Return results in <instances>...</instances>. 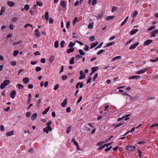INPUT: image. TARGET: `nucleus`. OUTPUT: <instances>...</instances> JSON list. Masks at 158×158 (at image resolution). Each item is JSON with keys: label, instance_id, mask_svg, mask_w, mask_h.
<instances>
[{"label": "nucleus", "instance_id": "f257e3e1", "mask_svg": "<svg viewBox=\"0 0 158 158\" xmlns=\"http://www.w3.org/2000/svg\"><path fill=\"white\" fill-rule=\"evenodd\" d=\"M10 83L9 80H5L4 82L0 85V88L1 89H4L6 86L7 85Z\"/></svg>", "mask_w": 158, "mask_h": 158}, {"label": "nucleus", "instance_id": "f03ea898", "mask_svg": "<svg viewBox=\"0 0 158 158\" xmlns=\"http://www.w3.org/2000/svg\"><path fill=\"white\" fill-rule=\"evenodd\" d=\"M136 147L135 146H130L128 145L126 146V149L127 151H132L135 149Z\"/></svg>", "mask_w": 158, "mask_h": 158}, {"label": "nucleus", "instance_id": "7ed1b4c3", "mask_svg": "<svg viewBox=\"0 0 158 158\" xmlns=\"http://www.w3.org/2000/svg\"><path fill=\"white\" fill-rule=\"evenodd\" d=\"M72 141L73 143L74 144L76 145L77 150H81V149L79 148L78 143L75 140V139L74 138L72 139Z\"/></svg>", "mask_w": 158, "mask_h": 158}, {"label": "nucleus", "instance_id": "20e7f679", "mask_svg": "<svg viewBox=\"0 0 158 158\" xmlns=\"http://www.w3.org/2000/svg\"><path fill=\"white\" fill-rule=\"evenodd\" d=\"M131 115V114H129L126 115L125 116H124L123 117H122L121 118H119L117 119V121H121V120H122V119H124V118L125 121H127V120H128V119H129V118H128L127 117H129V116H130Z\"/></svg>", "mask_w": 158, "mask_h": 158}, {"label": "nucleus", "instance_id": "39448f33", "mask_svg": "<svg viewBox=\"0 0 158 158\" xmlns=\"http://www.w3.org/2000/svg\"><path fill=\"white\" fill-rule=\"evenodd\" d=\"M148 69V68H145L143 69L140 70L136 72L135 73L137 74L143 73L145 72Z\"/></svg>", "mask_w": 158, "mask_h": 158}, {"label": "nucleus", "instance_id": "423d86ee", "mask_svg": "<svg viewBox=\"0 0 158 158\" xmlns=\"http://www.w3.org/2000/svg\"><path fill=\"white\" fill-rule=\"evenodd\" d=\"M52 130V128L50 127L47 126L45 128L43 129V131L47 134L48 133L49 131H51Z\"/></svg>", "mask_w": 158, "mask_h": 158}, {"label": "nucleus", "instance_id": "0eeeda50", "mask_svg": "<svg viewBox=\"0 0 158 158\" xmlns=\"http://www.w3.org/2000/svg\"><path fill=\"white\" fill-rule=\"evenodd\" d=\"M139 43L137 42L134 44H132L129 48V49L130 50L134 49H135L136 47L139 45Z\"/></svg>", "mask_w": 158, "mask_h": 158}, {"label": "nucleus", "instance_id": "6e6552de", "mask_svg": "<svg viewBox=\"0 0 158 158\" xmlns=\"http://www.w3.org/2000/svg\"><path fill=\"white\" fill-rule=\"evenodd\" d=\"M80 74L81 76L79 78V79H83L85 78V75L83 70H81L80 71Z\"/></svg>", "mask_w": 158, "mask_h": 158}, {"label": "nucleus", "instance_id": "1a4fd4ad", "mask_svg": "<svg viewBox=\"0 0 158 158\" xmlns=\"http://www.w3.org/2000/svg\"><path fill=\"white\" fill-rule=\"evenodd\" d=\"M90 22L88 26V28L89 29H91L93 28L94 25V23L93 22L91 19H90L89 20Z\"/></svg>", "mask_w": 158, "mask_h": 158}, {"label": "nucleus", "instance_id": "9d476101", "mask_svg": "<svg viewBox=\"0 0 158 158\" xmlns=\"http://www.w3.org/2000/svg\"><path fill=\"white\" fill-rule=\"evenodd\" d=\"M16 94V92L15 90H13L10 93V96L11 98L14 99L15 98Z\"/></svg>", "mask_w": 158, "mask_h": 158}, {"label": "nucleus", "instance_id": "9b49d317", "mask_svg": "<svg viewBox=\"0 0 158 158\" xmlns=\"http://www.w3.org/2000/svg\"><path fill=\"white\" fill-rule=\"evenodd\" d=\"M153 42V40H148L145 41L143 45L144 46H146V45H149L150 44L152 43Z\"/></svg>", "mask_w": 158, "mask_h": 158}, {"label": "nucleus", "instance_id": "f8f14e48", "mask_svg": "<svg viewBox=\"0 0 158 158\" xmlns=\"http://www.w3.org/2000/svg\"><path fill=\"white\" fill-rule=\"evenodd\" d=\"M140 78V77L139 76L135 75V76H132L130 77H129V79H135L136 80H137Z\"/></svg>", "mask_w": 158, "mask_h": 158}, {"label": "nucleus", "instance_id": "ddd939ff", "mask_svg": "<svg viewBox=\"0 0 158 158\" xmlns=\"http://www.w3.org/2000/svg\"><path fill=\"white\" fill-rule=\"evenodd\" d=\"M157 33H158V30H155L154 31H153V32L151 33V36L154 37H155V35Z\"/></svg>", "mask_w": 158, "mask_h": 158}, {"label": "nucleus", "instance_id": "4468645a", "mask_svg": "<svg viewBox=\"0 0 158 158\" xmlns=\"http://www.w3.org/2000/svg\"><path fill=\"white\" fill-rule=\"evenodd\" d=\"M67 102V99H65L64 101L63 102H62L61 105V106L63 107H64L66 105Z\"/></svg>", "mask_w": 158, "mask_h": 158}, {"label": "nucleus", "instance_id": "2eb2a0df", "mask_svg": "<svg viewBox=\"0 0 158 158\" xmlns=\"http://www.w3.org/2000/svg\"><path fill=\"white\" fill-rule=\"evenodd\" d=\"M60 4L63 8H65L66 6V3L64 1H61V2Z\"/></svg>", "mask_w": 158, "mask_h": 158}, {"label": "nucleus", "instance_id": "dca6fc26", "mask_svg": "<svg viewBox=\"0 0 158 158\" xmlns=\"http://www.w3.org/2000/svg\"><path fill=\"white\" fill-rule=\"evenodd\" d=\"M6 10V8L5 7H2L0 11V15H2L5 12Z\"/></svg>", "mask_w": 158, "mask_h": 158}, {"label": "nucleus", "instance_id": "f3484780", "mask_svg": "<svg viewBox=\"0 0 158 158\" xmlns=\"http://www.w3.org/2000/svg\"><path fill=\"white\" fill-rule=\"evenodd\" d=\"M49 13L48 12H46L45 13L44 15V18L46 20L48 21L49 20V16H48Z\"/></svg>", "mask_w": 158, "mask_h": 158}, {"label": "nucleus", "instance_id": "a211bd4d", "mask_svg": "<svg viewBox=\"0 0 158 158\" xmlns=\"http://www.w3.org/2000/svg\"><path fill=\"white\" fill-rule=\"evenodd\" d=\"M121 58V56H117L116 57H114L111 60L112 61H114L118 59H120Z\"/></svg>", "mask_w": 158, "mask_h": 158}, {"label": "nucleus", "instance_id": "6ab92c4d", "mask_svg": "<svg viewBox=\"0 0 158 158\" xmlns=\"http://www.w3.org/2000/svg\"><path fill=\"white\" fill-rule=\"evenodd\" d=\"M7 4L9 6L12 7L15 5V3L12 1H8L7 2Z\"/></svg>", "mask_w": 158, "mask_h": 158}, {"label": "nucleus", "instance_id": "aec40b11", "mask_svg": "<svg viewBox=\"0 0 158 158\" xmlns=\"http://www.w3.org/2000/svg\"><path fill=\"white\" fill-rule=\"evenodd\" d=\"M23 81L24 84H27L29 81V79L28 77H24L23 78Z\"/></svg>", "mask_w": 158, "mask_h": 158}, {"label": "nucleus", "instance_id": "412c9836", "mask_svg": "<svg viewBox=\"0 0 158 158\" xmlns=\"http://www.w3.org/2000/svg\"><path fill=\"white\" fill-rule=\"evenodd\" d=\"M35 31V35L36 36L40 37V33L38 29H36Z\"/></svg>", "mask_w": 158, "mask_h": 158}, {"label": "nucleus", "instance_id": "4be33fe9", "mask_svg": "<svg viewBox=\"0 0 158 158\" xmlns=\"http://www.w3.org/2000/svg\"><path fill=\"white\" fill-rule=\"evenodd\" d=\"M98 69V67L97 66L96 67H93L91 68V71H93V72H94L96 71H97Z\"/></svg>", "mask_w": 158, "mask_h": 158}, {"label": "nucleus", "instance_id": "5701e85b", "mask_svg": "<svg viewBox=\"0 0 158 158\" xmlns=\"http://www.w3.org/2000/svg\"><path fill=\"white\" fill-rule=\"evenodd\" d=\"M74 49L73 48H70L68 49L67 50V52L68 53H70L71 52H73L74 51Z\"/></svg>", "mask_w": 158, "mask_h": 158}, {"label": "nucleus", "instance_id": "b1692460", "mask_svg": "<svg viewBox=\"0 0 158 158\" xmlns=\"http://www.w3.org/2000/svg\"><path fill=\"white\" fill-rule=\"evenodd\" d=\"M55 59V56L53 55H52L51 57L49 59V61L50 63H52L54 60Z\"/></svg>", "mask_w": 158, "mask_h": 158}, {"label": "nucleus", "instance_id": "393cba45", "mask_svg": "<svg viewBox=\"0 0 158 158\" xmlns=\"http://www.w3.org/2000/svg\"><path fill=\"white\" fill-rule=\"evenodd\" d=\"M115 17L114 16H107L106 18V20H110L113 19Z\"/></svg>", "mask_w": 158, "mask_h": 158}, {"label": "nucleus", "instance_id": "a878e982", "mask_svg": "<svg viewBox=\"0 0 158 158\" xmlns=\"http://www.w3.org/2000/svg\"><path fill=\"white\" fill-rule=\"evenodd\" d=\"M98 42H96L95 43H92L91 45V48L92 49L96 47L98 44Z\"/></svg>", "mask_w": 158, "mask_h": 158}, {"label": "nucleus", "instance_id": "bb28decb", "mask_svg": "<svg viewBox=\"0 0 158 158\" xmlns=\"http://www.w3.org/2000/svg\"><path fill=\"white\" fill-rule=\"evenodd\" d=\"M103 15L102 13H101L98 15L96 17L98 20L101 19Z\"/></svg>", "mask_w": 158, "mask_h": 158}, {"label": "nucleus", "instance_id": "cd10ccee", "mask_svg": "<svg viewBox=\"0 0 158 158\" xmlns=\"http://www.w3.org/2000/svg\"><path fill=\"white\" fill-rule=\"evenodd\" d=\"M7 136H11L14 135V131H8L6 134Z\"/></svg>", "mask_w": 158, "mask_h": 158}, {"label": "nucleus", "instance_id": "c85d7f7f", "mask_svg": "<svg viewBox=\"0 0 158 158\" xmlns=\"http://www.w3.org/2000/svg\"><path fill=\"white\" fill-rule=\"evenodd\" d=\"M75 58L74 57L71 58L69 60V63L71 64H74V60Z\"/></svg>", "mask_w": 158, "mask_h": 158}, {"label": "nucleus", "instance_id": "c756f323", "mask_svg": "<svg viewBox=\"0 0 158 158\" xmlns=\"http://www.w3.org/2000/svg\"><path fill=\"white\" fill-rule=\"evenodd\" d=\"M50 109L49 107H48L47 109H46L42 113L43 114H47Z\"/></svg>", "mask_w": 158, "mask_h": 158}, {"label": "nucleus", "instance_id": "7c9ffc66", "mask_svg": "<svg viewBox=\"0 0 158 158\" xmlns=\"http://www.w3.org/2000/svg\"><path fill=\"white\" fill-rule=\"evenodd\" d=\"M138 31V29H134L132 30L131 32V35H133L136 33Z\"/></svg>", "mask_w": 158, "mask_h": 158}, {"label": "nucleus", "instance_id": "2f4dec72", "mask_svg": "<svg viewBox=\"0 0 158 158\" xmlns=\"http://www.w3.org/2000/svg\"><path fill=\"white\" fill-rule=\"evenodd\" d=\"M128 18H129L128 16H127L125 19L124 20V21L123 22H122V23H121V26H123L127 22V21Z\"/></svg>", "mask_w": 158, "mask_h": 158}, {"label": "nucleus", "instance_id": "473e14b6", "mask_svg": "<svg viewBox=\"0 0 158 158\" xmlns=\"http://www.w3.org/2000/svg\"><path fill=\"white\" fill-rule=\"evenodd\" d=\"M138 14V12L137 10H135L133 14L132 17L133 18H135L136 16Z\"/></svg>", "mask_w": 158, "mask_h": 158}, {"label": "nucleus", "instance_id": "72a5a7b5", "mask_svg": "<svg viewBox=\"0 0 158 158\" xmlns=\"http://www.w3.org/2000/svg\"><path fill=\"white\" fill-rule=\"evenodd\" d=\"M89 125V124H85L84 127V128L85 130L87 131H90L91 130V129L90 128H88V126Z\"/></svg>", "mask_w": 158, "mask_h": 158}, {"label": "nucleus", "instance_id": "f704fd0d", "mask_svg": "<svg viewBox=\"0 0 158 158\" xmlns=\"http://www.w3.org/2000/svg\"><path fill=\"white\" fill-rule=\"evenodd\" d=\"M37 116V114L35 113L31 117V119L32 120H34L36 118Z\"/></svg>", "mask_w": 158, "mask_h": 158}, {"label": "nucleus", "instance_id": "c9c22d12", "mask_svg": "<svg viewBox=\"0 0 158 158\" xmlns=\"http://www.w3.org/2000/svg\"><path fill=\"white\" fill-rule=\"evenodd\" d=\"M75 44V43H73L72 41L70 42L69 44V46L70 48H72L74 46Z\"/></svg>", "mask_w": 158, "mask_h": 158}, {"label": "nucleus", "instance_id": "e433bc0d", "mask_svg": "<svg viewBox=\"0 0 158 158\" xmlns=\"http://www.w3.org/2000/svg\"><path fill=\"white\" fill-rule=\"evenodd\" d=\"M82 58V56L80 55H78L75 56V58L77 60H78Z\"/></svg>", "mask_w": 158, "mask_h": 158}, {"label": "nucleus", "instance_id": "4c0bfd02", "mask_svg": "<svg viewBox=\"0 0 158 158\" xmlns=\"http://www.w3.org/2000/svg\"><path fill=\"white\" fill-rule=\"evenodd\" d=\"M79 52L81 55H84L85 54V52H84L83 50L81 49L79 50Z\"/></svg>", "mask_w": 158, "mask_h": 158}, {"label": "nucleus", "instance_id": "58836bf2", "mask_svg": "<svg viewBox=\"0 0 158 158\" xmlns=\"http://www.w3.org/2000/svg\"><path fill=\"white\" fill-rule=\"evenodd\" d=\"M114 44V41L111 42L110 43H107L106 45V47H109V46L113 45Z\"/></svg>", "mask_w": 158, "mask_h": 158}, {"label": "nucleus", "instance_id": "ea45409f", "mask_svg": "<svg viewBox=\"0 0 158 158\" xmlns=\"http://www.w3.org/2000/svg\"><path fill=\"white\" fill-rule=\"evenodd\" d=\"M54 47L56 48H57L59 47V42L57 41H56L54 43Z\"/></svg>", "mask_w": 158, "mask_h": 158}, {"label": "nucleus", "instance_id": "a19ab883", "mask_svg": "<svg viewBox=\"0 0 158 158\" xmlns=\"http://www.w3.org/2000/svg\"><path fill=\"white\" fill-rule=\"evenodd\" d=\"M19 51L17 50L14 51L13 52V55L15 56H17L19 54Z\"/></svg>", "mask_w": 158, "mask_h": 158}, {"label": "nucleus", "instance_id": "79ce46f5", "mask_svg": "<svg viewBox=\"0 0 158 158\" xmlns=\"http://www.w3.org/2000/svg\"><path fill=\"white\" fill-rule=\"evenodd\" d=\"M29 8V5L27 4H26L24 6V9L26 10H27Z\"/></svg>", "mask_w": 158, "mask_h": 158}, {"label": "nucleus", "instance_id": "37998d69", "mask_svg": "<svg viewBox=\"0 0 158 158\" xmlns=\"http://www.w3.org/2000/svg\"><path fill=\"white\" fill-rule=\"evenodd\" d=\"M65 43V41L64 40H62L60 44L62 48L64 47Z\"/></svg>", "mask_w": 158, "mask_h": 158}, {"label": "nucleus", "instance_id": "c03bdc74", "mask_svg": "<svg viewBox=\"0 0 158 158\" xmlns=\"http://www.w3.org/2000/svg\"><path fill=\"white\" fill-rule=\"evenodd\" d=\"M117 9V7L116 6H113L112 8V12L114 13L115 11Z\"/></svg>", "mask_w": 158, "mask_h": 158}, {"label": "nucleus", "instance_id": "a18cd8bd", "mask_svg": "<svg viewBox=\"0 0 158 158\" xmlns=\"http://www.w3.org/2000/svg\"><path fill=\"white\" fill-rule=\"evenodd\" d=\"M36 3L37 5L39 6H43V3L42 2L37 1Z\"/></svg>", "mask_w": 158, "mask_h": 158}, {"label": "nucleus", "instance_id": "49530a36", "mask_svg": "<svg viewBox=\"0 0 158 158\" xmlns=\"http://www.w3.org/2000/svg\"><path fill=\"white\" fill-rule=\"evenodd\" d=\"M18 88L20 89H22L23 88V86L20 84H19L17 85Z\"/></svg>", "mask_w": 158, "mask_h": 158}, {"label": "nucleus", "instance_id": "de8ad7c7", "mask_svg": "<svg viewBox=\"0 0 158 158\" xmlns=\"http://www.w3.org/2000/svg\"><path fill=\"white\" fill-rule=\"evenodd\" d=\"M41 68L40 67H36V68L35 69V71L36 72L40 71H41Z\"/></svg>", "mask_w": 158, "mask_h": 158}, {"label": "nucleus", "instance_id": "09e8293b", "mask_svg": "<svg viewBox=\"0 0 158 158\" xmlns=\"http://www.w3.org/2000/svg\"><path fill=\"white\" fill-rule=\"evenodd\" d=\"M103 44V42H101L95 48L96 49H97V48H101Z\"/></svg>", "mask_w": 158, "mask_h": 158}, {"label": "nucleus", "instance_id": "8fccbe9b", "mask_svg": "<svg viewBox=\"0 0 158 158\" xmlns=\"http://www.w3.org/2000/svg\"><path fill=\"white\" fill-rule=\"evenodd\" d=\"M28 26H31V27H32V29H33V27L32 26V25H31V24H30V23H28V24H26L24 27L25 28H26L27 27H28Z\"/></svg>", "mask_w": 158, "mask_h": 158}, {"label": "nucleus", "instance_id": "3c124183", "mask_svg": "<svg viewBox=\"0 0 158 158\" xmlns=\"http://www.w3.org/2000/svg\"><path fill=\"white\" fill-rule=\"evenodd\" d=\"M71 130V127H68L67 128V130H66V133L68 134H69V132Z\"/></svg>", "mask_w": 158, "mask_h": 158}, {"label": "nucleus", "instance_id": "603ef678", "mask_svg": "<svg viewBox=\"0 0 158 158\" xmlns=\"http://www.w3.org/2000/svg\"><path fill=\"white\" fill-rule=\"evenodd\" d=\"M98 73H96L94 76V77L93 78V80L94 81L96 80V79L98 77Z\"/></svg>", "mask_w": 158, "mask_h": 158}, {"label": "nucleus", "instance_id": "864d4df0", "mask_svg": "<svg viewBox=\"0 0 158 158\" xmlns=\"http://www.w3.org/2000/svg\"><path fill=\"white\" fill-rule=\"evenodd\" d=\"M84 49V51H88L89 50V47L87 45H86Z\"/></svg>", "mask_w": 158, "mask_h": 158}, {"label": "nucleus", "instance_id": "5fc2aeb1", "mask_svg": "<svg viewBox=\"0 0 158 158\" xmlns=\"http://www.w3.org/2000/svg\"><path fill=\"white\" fill-rule=\"evenodd\" d=\"M155 26H152L150 27L148 29V30L150 31H151V30L154 29V28H155Z\"/></svg>", "mask_w": 158, "mask_h": 158}, {"label": "nucleus", "instance_id": "6e6d98bb", "mask_svg": "<svg viewBox=\"0 0 158 158\" xmlns=\"http://www.w3.org/2000/svg\"><path fill=\"white\" fill-rule=\"evenodd\" d=\"M105 52V50L102 49V50H101L100 51L98 52H97V54L98 55H100V54H101V53L104 52Z\"/></svg>", "mask_w": 158, "mask_h": 158}, {"label": "nucleus", "instance_id": "4d7b16f0", "mask_svg": "<svg viewBox=\"0 0 158 158\" xmlns=\"http://www.w3.org/2000/svg\"><path fill=\"white\" fill-rule=\"evenodd\" d=\"M67 78H68V77L66 75H63L62 76V79L63 80H66Z\"/></svg>", "mask_w": 158, "mask_h": 158}, {"label": "nucleus", "instance_id": "13d9d810", "mask_svg": "<svg viewBox=\"0 0 158 158\" xmlns=\"http://www.w3.org/2000/svg\"><path fill=\"white\" fill-rule=\"evenodd\" d=\"M59 87V85L58 84H57L56 85V86L54 87V89L55 90H57Z\"/></svg>", "mask_w": 158, "mask_h": 158}, {"label": "nucleus", "instance_id": "bf43d9fd", "mask_svg": "<svg viewBox=\"0 0 158 158\" xmlns=\"http://www.w3.org/2000/svg\"><path fill=\"white\" fill-rule=\"evenodd\" d=\"M77 20V18L75 17V19H74L73 21V25H74L76 23V21Z\"/></svg>", "mask_w": 158, "mask_h": 158}, {"label": "nucleus", "instance_id": "052dcab7", "mask_svg": "<svg viewBox=\"0 0 158 158\" xmlns=\"http://www.w3.org/2000/svg\"><path fill=\"white\" fill-rule=\"evenodd\" d=\"M112 148V146H110V147H108L107 148L105 149V152H108L109 151L111 148Z\"/></svg>", "mask_w": 158, "mask_h": 158}, {"label": "nucleus", "instance_id": "680f3d73", "mask_svg": "<svg viewBox=\"0 0 158 158\" xmlns=\"http://www.w3.org/2000/svg\"><path fill=\"white\" fill-rule=\"evenodd\" d=\"M95 39V37L94 36H92L89 37V40L91 41H94Z\"/></svg>", "mask_w": 158, "mask_h": 158}, {"label": "nucleus", "instance_id": "e2e57ef3", "mask_svg": "<svg viewBox=\"0 0 158 158\" xmlns=\"http://www.w3.org/2000/svg\"><path fill=\"white\" fill-rule=\"evenodd\" d=\"M52 121H49L47 123L46 125H47L48 127H50V125L52 123Z\"/></svg>", "mask_w": 158, "mask_h": 158}, {"label": "nucleus", "instance_id": "0e129e2a", "mask_svg": "<svg viewBox=\"0 0 158 158\" xmlns=\"http://www.w3.org/2000/svg\"><path fill=\"white\" fill-rule=\"evenodd\" d=\"M105 148V146H104V145L99 147L98 148V150H100L103 148Z\"/></svg>", "mask_w": 158, "mask_h": 158}, {"label": "nucleus", "instance_id": "69168bd1", "mask_svg": "<svg viewBox=\"0 0 158 158\" xmlns=\"http://www.w3.org/2000/svg\"><path fill=\"white\" fill-rule=\"evenodd\" d=\"M138 143L139 144H143V145H145L146 143L145 141H141L139 142Z\"/></svg>", "mask_w": 158, "mask_h": 158}, {"label": "nucleus", "instance_id": "338daca9", "mask_svg": "<svg viewBox=\"0 0 158 158\" xmlns=\"http://www.w3.org/2000/svg\"><path fill=\"white\" fill-rule=\"evenodd\" d=\"M116 38V37L115 36H113L112 37H110L109 38V40L110 41H111L113 40L114 39H115Z\"/></svg>", "mask_w": 158, "mask_h": 158}, {"label": "nucleus", "instance_id": "774afa93", "mask_svg": "<svg viewBox=\"0 0 158 158\" xmlns=\"http://www.w3.org/2000/svg\"><path fill=\"white\" fill-rule=\"evenodd\" d=\"M41 62L42 63H45V59L44 58H43L41 59Z\"/></svg>", "mask_w": 158, "mask_h": 158}]
</instances>
